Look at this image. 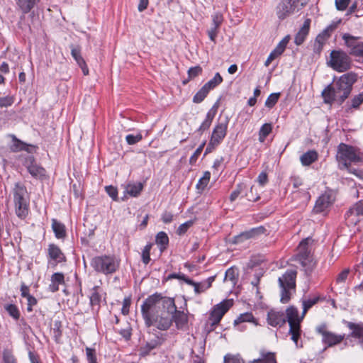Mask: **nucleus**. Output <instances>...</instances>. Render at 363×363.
I'll use <instances>...</instances> for the list:
<instances>
[{
    "instance_id": "1",
    "label": "nucleus",
    "mask_w": 363,
    "mask_h": 363,
    "mask_svg": "<svg viewBox=\"0 0 363 363\" xmlns=\"http://www.w3.org/2000/svg\"><path fill=\"white\" fill-rule=\"evenodd\" d=\"M171 311H175L174 299L158 293L148 296L141 306L145 325L155 326L160 330H167L172 325Z\"/></svg>"
},
{
    "instance_id": "2",
    "label": "nucleus",
    "mask_w": 363,
    "mask_h": 363,
    "mask_svg": "<svg viewBox=\"0 0 363 363\" xmlns=\"http://www.w3.org/2000/svg\"><path fill=\"white\" fill-rule=\"evenodd\" d=\"M356 81L357 76L352 72L344 74L338 79H334L321 93L324 103L331 105L336 102L341 105L350 96Z\"/></svg>"
},
{
    "instance_id": "3",
    "label": "nucleus",
    "mask_w": 363,
    "mask_h": 363,
    "mask_svg": "<svg viewBox=\"0 0 363 363\" xmlns=\"http://www.w3.org/2000/svg\"><path fill=\"white\" fill-rule=\"evenodd\" d=\"M13 201L17 216L21 219L28 214V196L26 188L20 183H16L13 188Z\"/></svg>"
},
{
    "instance_id": "4",
    "label": "nucleus",
    "mask_w": 363,
    "mask_h": 363,
    "mask_svg": "<svg viewBox=\"0 0 363 363\" xmlns=\"http://www.w3.org/2000/svg\"><path fill=\"white\" fill-rule=\"evenodd\" d=\"M336 159L341 168H348L352 162H359L362 160L361 152L359 149L353 146L340 143L337 147Z\"/></svg>"
},
{
    "instance_id": "5",
    "label": "nucleus",
    "mask_w": 363,
    "mask_h": 363,
    "mask_svg": "<svg viewBox=\"0 0 363 363\" xmlns=\"http://www.w3.org/2000/svg\"><path fill=\"white\" fill-rule=\"evenodd\" d=\"M309 0H281L276 7V14L279 20L298 12Z\"/></svg>"
},
{
    "instance_id": "6",
    "label": "nucleus",
    "mask_w": 363,
    "mask_h": 363,
    "mask_svg": "<svg viewBox=\"0 0 363 363\" xmlns=\"http://www.w3.org/2000/svg\"><path fill=\"white\" fill-rule=\"evenodd\" d=\"M91 265L96 272L108 274L117 270L119 262L114 257L104 255L93 258Z\"/></svg>"
},
{
    "instance_id": "7",
    "label": "nucleus",
    "mask_w": 363,
    "mask_h": 363,
    "mask_svg": "<svg viewBox=\"0 0 363 363\" xmlns=\"http://www.w3.org/2000/svg\"><path fill=\"white\" fill-rule=\"evenodd\" d=\"M327 65L337 72H344L350 69L351 60L345 52L335 50L331 51Z\"/></svg>"
},
{
    "instance_id": "8",
    "label": "nucleus",
    "mask_w": 363,
    "mask_h": 363,
    "mask_svg": "<svg viewBox=\"0 0 363 363\" xmlns=\"http://www.w3.org/2000/svg\"><path fill=\"white\" fill-rule=\"evenodd\" d=\"M286 318L289 324V333L291 335V340L294 342L296 347H298V339L301 335L300 323L303 319L302 315H298V309L294 306L289 307L286 311Z\"/></svg>"
},
{
    "instance_id": "9",
    "label": "nucleus",
    "mask_w": 363,
    "mask_h": 363,
    "mask_svg": "<svg viewBox=\"0 0 363 363\" xmlns=\"http://www.w3.org/2000/svg\"><path fill=\"white\" fill-rule=\"evenodd\" d=\"M308 241L309 239L306 238L300 242L298 247V252L296 255L297 260L300 262L306 273L311 272L315 265V262L308 250Z\"/></svg>"
},
{
    "instance_id": "10",
    "label": "nucleus",
    "mask_w": 363,
    "mask_h": 363,
    "mask_svg": "<svg viewBox=\"0 0 363 363\" xmlns=\"http://www.w3.org/2000/svg\"><path fill=\"white\" fill-rule=\"evenodd\" d=\"M296 276V271L289 270L279 278V284L281 288V302L283 303H286L290 300L289 290L295 287Z\"/></svg>"
},
{
    "instance_id": "11",
    "label": "nucleus",
    "mask_w": 363,
    "mask_h": 363,
    "mask_svg": "<svg viewBox=\"0 0 363 363\" xmlns=\"http://www.w3.org/2000/svg\"><path fill=\"white\" fill-rule=\"evenodd\" d=\"M228 121L217 124L213 130L211 137L206 147V152H211L217 147L226 135Z\"/></svg>"
},
{
    "instance_id": "12",
    "label": "nucleus",
    "mask_w": 363,
    "mask_h": 363,
    "mask_svg": "<svg viewBox=\"0 0 363 363\" xmlns=\"http://www.w3.org/2000/svg\"><path fill=\"white\" fill-rule=\"evenodd\" d=\"M222 82V77L217 72L213 78L206 82L194 95L193 101L196 104L201 103L206 98L208 92L219 85Z\"/></svg>"
},
{
    "instance_id": "13",
    "label": "nucleus",
    "mask_w": 363,
    "mask_h": 363,
    "mask_svg": "<svg viewBox=\"0 0 363 363\" xmlns=\"http://www.w3.org/2000/svg\"><path fill=\"white\" fill-rule=\"evenodd\" d=\"M346 46L350 50V53L354 56L363 57V42L359 41V37H354L349 33H345L342 35Z\"/></svg>"
},
{
    "instance_id": "14",
    "label": "nucleus",
    "mask_w": 363,
    "mask_h": 363,
    "mask_svg": "<svg viewBox=\"0 0 363 363\" xmlns=\"http://www.w3.org/2000/svg\"><path fill=\"white\" fill-rule=\"evenodd\" d=\"M233 306L232 300H225L220 303L216 305L210 314V320L212 325H217L222 319L223 316Z\"/></svg>"
},
{
    "instance_id": "15",
    "label": "nucleus",
    "mask_w": 363,
    "mask_h": 363,
    "mask_svg": "<svg viewBox=\"0 0 363 363\" xmlns=\"http://www.w3.org/2000/svg\"><path fill=\"white\" fill-rule=\"evenodd\" d=\"M24 165L33 178L40 180H43L47 178L46 170L43 167L38 164L33 157L26 158Z\"/></svg>"
},
{
    "instance_id": "16",
    "label": "nucleus",
    "mask_w": 363,
    "mask_h": 363,
    "mask_svg": "<svg viewBox=\"0 0 363 363\" xmlns=\"http://www.w3.org/2000/svg\"><path fill=\"white\" fill-rule=\"evenodd\" d=\"M267 322L273 327H281L286 323V317L283 312L271 310L267 314Z\"/></svg>"
},
{
    "instance_id": "17",
    "label": "nucleus",
    "mask_w": 363,
    "mask_h": 363,
    "mask_svg": "<svg viewBox=\"0 0 363 363\" xmlns=\"http://www.w3.org/2000/svg\"><path fill=\"white\" fill-rule=\"evenodd\" d=\"M171 317L172 321L174 320L178 329H183L188 323V315L186 313L177 310L175 306V311H171Z\"/></svg>"
},
{
    "instance_id": "18",
    "label": "nucleus",
    "mask_w": 363,
    "mask_h": 363,
    "mask_svg": "<svg viewBox=\"0 0 363 363\" xmlns=\"http://www.w3.org/2000/svg\"><path fill=\"white\" fill-rule=\"evenodd\" d=\"M333 203L331 196L328 194H322L317 199L315 206L314 211L316 213H321L326 210Z\"/></svg>"
},
{
    "instance_id": "19",
    "label": "nucleus",
    "mask_w": 363,
    "mask_h": 363,
    "mask_svg": "<svg viewBox=\"0 0 363 363\" xmlns=\"http://www.w3.org/2000/svg\"><path fill=\"white\" fill-rule=\"evenodd\" d=\"M249 363H277L276 354L262 349L259 350V357L257 359L250 361Z\"/></svg>"
},
{
    "instance_id": "20",
    "label": "nucleus",
    "mask_w": 363,
    "mask_h": 363,
    "mask_svg": "<svg viewBox=\"0 0 363 363\" xmlns=\"http://www.w3.org/2000/svg\"><path fill=\"white\" fill-rule=\"evenodd\" d=\"M311 20L309 18L306 19L302 27L300 28L294 38V43L296 45H300L304 42L306 36L308 35Z\"/></svg>"
},
{
    "instance_id": "21",
    "label": "nucleus",
    "mask_w": 363,
    "mask_h": 363,
    "mask_svg": "<svg viewBox=\"0 0 363 363\" xmlns=\"http://www.w3.org/2000/svg\"><path fill=\"white\" fill-rule=\"evenodd\" d=\"M48 255L51 259L55 262L56 264L66 260V257L62 250L55 244L49 245Z\"/></svg>"
},
{
    "instance_id": "22",
    "label": "nucleus",
    "mask_w": 363,
    "mask_h": 363,
    "mask_svg": "<svg viewBox=\"0 0 363 363\" xmlns=\"http://www.w3.org/2000/svg\"><path fill=\"white\" fill-rule=\"evenodd\" d=\"M11 144L10 145V150L13 152H17L22 150H26L28 152H30L29 147H32L30 145L26 144V143L18 139L16 135H11Z\"/></svg>"
},
{
    "instance_id": "23",
    "label": "nucleus",
    "mask_w": 363,
    "mask_h": 363,
    "mask_svg": "<svg viewBox=\"0 0 363 363\" xmlns=\"http://www.w3.org/2000/svg\"><path fill=\"white\" fill-rule=\"evenodd\" d=\"M101 289L98 286L93 287L91 290L89 301L90 305L93 310H94L96 308H99V305L101 301Z\"/></svg>"
},
{
    "instance_id": "24",
    "label": "nucleus",
    "mask_w": 363,
    "mask_h": 363,
    "mask_svg": "<svg viewBox=\"0 0 363 363\" xmlns=\"http://www.w3.org/2000/svg\"><path fill=\"white\" fill-rule=\"evenodd\" d=\"M65 284V277L62 273H54L51 277V283L49 285V290L51 292H56L59 290V286Z\"/></svg>"
},
{
    "instance_id": "25",
    "label": "nucleus",
    "mask_w": 363,
    "mask_h": 363,
    "mask_svg": "<svg viewBox=\"0 0 363 363\" xmlns=\"http://www.w3.org/2000/svg\"><path fill=\"white\" fill-rule=\"evenodd\" d=\"M143 189L141 182H130L125 186V194L133 197H137Z\"/></svg>"
},
{
    "instance_id": "26",
    "label": "nucleus",
    "mask_w": 363,
    "mask_h": 363,
    "mask_svg": "<svg viewBox=\"0 0 363 363\" xmlns=\"http://www.w3.org/2000/svg\"><path fill=\"white\" fill-rule=\"evenodd\" d=\"M345 338V335H337L330 332L328 334H325V337H323V342L328 347H333L340 343Z\"/></svg>"
},
{
    "instance_id": "27",
    "label": "nucleus",
    "mask_w": 363,
    "mask_h": 363,
    "mask_svg": "<svg viewBox=\"0 0 363 363\" xmlns=\"http://www.w3.org/2000/svg\"><path fill=\"white\" fill-rule=\"evenodd\" d=\"M335 24L329 25L320 33H319L317 35L315 42H317L318 43L324 45L328 39L330 37L331 33L335 30Z\"/></svg>"
},
{
    "instance_id": "28",
    "label": "nucleus",
    "mask_w": 363,
    "mask_h": 363,
    "mask_svg": "<svg viewBox=\"0 0 363 363\" xmlns=\"http://www.w3.org/2000/svg\"><path fill=\"white\" fill-rule=\"evenodd\" d=\"M318 155L315 150H308L300 157V161L303 166H308L318 160Z\"/></svg>"
},
{
    "instance_id": "29",
    "label": "nucleus",
    "mask_w": 363,
    "mask_h": 363,
    "mask_svg": "<svg viewBox=\"0 0 363 363\" xmlns=\"http://www.w3.org/2000/svg\"><path fill=\"white\" fill-rule=\"evenodd\" d=\"M215 280V277L212 276L208 277L207 279L201 281V282H196V285L194 286V291L196 294H200L201 293L205 292L207 289H208L211 285L212 283Z\"/></svg>"
},
{
    "instance_id": "30",
    "label": "nucleus",
    "mask_w": 363,
    "mask_h": 363,
    "mask_svg": "<svg viewBox=\"0 0 363 363\" xmlns=\"http://www.w3.org/2000/svg\"><path fill=\"white\" fill-rule=\"evenodd\" d=\"M238 269L232 267L225 272L224 281H230L232 286H235L238 281Z\"/></svg>"
},
{
    "instance_id": "31",
    "label": "nucleus",
    "mask_w": 363,
    "mask_h": 363,
    "mask_svg": "<svg viewBox=\"0 0 363 363\" xmlns=\"http://www.w3.org/2000/svg\"><path fill=\"white\" fill-rule=\"evenodd\" d=\"M52 228L57 238L61 239L65 237V228L62 223L58 222L55 219H53L52 223Z\"/></svg>"
},
{
    "instance_id": "32",
    "label": "nucleus",
    "mask_w": 363,
    "mask_h": 363,
    "mask_svg": "<svg viewBox=\"0 0 363 363\" xmlns=\"http://www.w3.org/2000/svg\"><path fill=\"white\" fill-rule=\"evenodd\" d=\"M40 0H17V4L24 13H28Z\"/></svg>"
},
{
    "instance_id": "33",
    "label": "nucleus",
    "mask_w": 363,
    "mask_h": 363,
    "mask_svg": "<svg viewBox=\"0 0 363 363\" xmlns=\"http://www.w3.org/2000/svg\"><path fill=\"white\" fill-rule=\"evenodd\" d=\"M211 178V173L206 171L203 173V177L199 180L196 184V189L199 194H201L208 186Z\"/></svg>"
},
{
    "instance_id": "34",
    "label": "nucleus",
    "mask_w": 363,
    "mask_h": 363,
    "mask_svg": "<svg viewBox=\"0 0 363 363\" xmlns=\"http://www.w3.org/2000/svg\"><path fill=\"white\" fill-rule=\"evenodd\" d=\"M265 232V228L263 226H259L258 228H252L251 230L242 233L240 236L237 238L238 240H241L242 238L249 239L255 235L262 234Z\"/></svg>"
},
{
    "instance_id": "35",
    "label": "nucleus",
    "mask_w": 363,
    "mask_h": 363,
    "mask_svg": "<svg viewBox=\"0 0 363 363\" xmlns=\"http://www.w3.org/2000/svg\"><path fill=\"white\" fill-rule=\"evenodd\" d=\"M216 115V111L210 110L206 116L205 120L201 123V126L199 128V130L203 131L209 128L211 126L212 121L213 120V118Z\"/></svg>"
},
{
    "instance_id": "36",
    "label": "nucleus",
    "mask_w": 363,
    "mask_h": 363,
    "mask_svg": "<svg viewBox=\"0 0 363 363\" xmlns=\"http://www.w3.org/2000/svg\"><path fill=\"white\" fill-rule=\"evenodd\" d=\"M169 238L164 232H160L156 236V243L160 246V250L163 251L167 246Z\"/></svg>"
},
{
    "instance_id": "37",
    "label": "nucleus",
    "mask_w": 363,
    "mask_h": 363,
    "mask_svg": "<svg viewBox=\"0 0 363 363\" xmlns=\"http://www.w3.org/2000/svg\"><path fill=\"white\" fill-rule=\"evenodd\" d=\"M272 130V126L271 123H264L262 125L259 131V141L263 143Z\"/></svg>"
},
{
    "instance_id": "38",
    "label": "nucleus",
    "mask_w": 363,
    "mask_h": 363,
    "mask_svg": "<svg viewBox=\"0 0 363 363\" xmlns=\"http://www.w3.org/2000/svg\"><path fill=\"white\" fill-rule=\"evenodd\" d=\"M289 41V36L284 37L279 43V44L277 45V47L272 51L277 57H279V55H281L284 52Z\"/></svg>"
},
{
    "instance_id": "39",
    "label": "nucleus",
    "mask_w": 363,
    "mask_h": 363,
    "mask_svg": "<svg viewBox=\"0 0 363 363\" xmlns=\"http://www.w3.org/2000/svg\"><path fill=\"white\" fill-rule=\"evenodd\" d=\"M363 215V201H360L355 203L347 213V216H360Z\"/></svg>"
},
{
    "instance_id": "40",
    "label": "nucleus",
    "mask_w": 363,
    "mask_h": 363,
    "mask_svg": "<svg viewBox=\"0 0 363 363\" xmlns=\"http://www.w3.org/2000/svg\"><path fill=\"white\" fill-rule=\"evenodd\" d=\"M244 322H253L255 324V320L253 316V315L251 313H245L242 314H240L239 317L237 318V319L235 320L234 324L238 325L240 323H244Z\"/></svg>"
},
{
    "instance_id": "41",
    "label": "nucleus",
    "mask_w": 363,
    "mask_h": 363,
    "mask_svg": "<svg viewBox=\"0 0 363 363\" xmlns=\"http://www.w3.org/2000/svg\"><path fill=\"white\" fill-rule=\"evenodd\" d=\"M202 72V68L200 66H195L193 67H191L188 70V76L189 79L188 80H184L183 82L184 84H186L187 82L191 79L195 78L196 77L199 76Z\"/></svg>"
},
{
    "instance_id": "42",
    "label": "nucleus",
    "mask_w": 363,
    "mask_h": 363,
    "mask_svg": "<svg viewBox=\"0 0 363 363\" xmlns=\"http://www.w3.org/2000/svg\"><path fill=\"white\" fill-rule=\"evenodd\" d=\"M318 298H313L303 301L302 318H304L308 310L310 309L313 305H315L318 302Z\"/></svg>"
},
{
    "instance_id": "43",
    "label": "nucleus",
    "mask_w": 363,
    "mask_h": 363,
    "mask_svg": "<svg viewBox=\"0 0 363 363\" xmlns=\"http://www.w3.org/2000/svg\"><path fill=\"white\" fill-rule=\"evenodd\" d=\"M71 54L78 65H83L84 60L81 56L80 49L78 47L71 46Z\"/></svg>"
},
{
    "instance_id": "44",
    "label": "nucleus",
    "mask_w": 363,
    "mask_h": 363,
    "mask_svg": "<svg viewBox=\"0 0 363 363\" xmlns=\"http://www.w3.org/2000/svg\"><path fill=\"white\" fill-rule=\"evenodd\" d=\"M152 244H147L145 246L142 252V260L145 264H147L150 261V250Z\"/></svg>"
},
{
    "instance_id": "45",
    "label": "nucleus",
    "mask_w": 363,
    "mask_h": 363,
    "mask_svg": "<svg viewBox=\"0 0 363 363\" xmlns=\"http://www.w3.org/2000/svg\"><path fill=\"white\" fill-rule=\"evenodd\" d=\"M279 96V93L271 94L265 101V106L268 108H272L277 103Z\"/></svg>"
},
{
    "instance_id": "46",
    "label": "nucleus",
    "mask_w": 363,
    "mask_h": 363,
    "mask_svg": "<svg viewBox=\"0 0 363 363\" xmlns=\"http://www.w3.org/2000/svg\"><path fill=\"white\" fill-rule=\"evenodd\" d=\"M6 310L9 314L15 320H18L20 317V313L18 308L13 304H9L6 306Z\"/></svg>"
},
{
    "instance_id": "47",
    "label": "nucleus",
    "mask_w": 363,
    "mask_h": 363,
    "mask_svg": "<svg viewBox=\"0 0 363 363\" xmlns=\"http://www.w3.org/2000/svg\"><path fill=\"white\" fill-rule=\"evenodd\" d=\"M3 361L4 363H16L12 352L9 350H4L3 352Z\"/></svg>"
},
{
    "instance_id": "48",
    "label": "nucleus",
    "mask_w": 363,
    "mask_h": 363,
    "mask_svg": "<svg viewBox=\"0 0 363 363\" xmlns=\"http://www.w3.org/2000/svg\"><path fill=\"white\" fill-rule=\"evenodd\" d=\"M14 102V99L11 96L0 97V107H8L11 106Z\"/></svg>"
},
{
    "instance_id": "49",
    "label": "nucleus",
    "mask_w": 363,
    "mask_h": 363,
    "mask_svg": "<svg viewBox=\"0 0 363 363\" xmlns=\"http://www.w3.org/2000/svg\"><path fill=\"white\" fill-rule=\"evenodd\" d=\"M143 139V136L140 133H138L135 135H128L125 137L126 142L128 145H134Z\"/></svg>"
},
{
    "instance_id": "50",
    "label": "nucleus",
    "mask_w": 363,
    "mask_h": 363,
    "mask_svg": "<svg viewBox=\"0 0 363 363\" xmlns=\"http://www.w3.org/2000/svg\"><path fill=\"white\" fill-rule=\"evenodd\" d=\"M193 223L194 222L192 220H189L181 224L177 230V234L179 235L184 234Z\"/></svg>"
},
{
    "instance_id": "51",
    "label": "nucleus",
    "mask_w": 363,
    "mask_h": 363,
    "mask_svg": "<svg viewBox=\"0 0 363 363\" xmlns=\"http://www.w3.org/2000/svg\"><path fill=\"white\" fill-rule=\"evenodd\" d=\"M350 274V269H345L342 271L336 278L337 284H342L345 283L347 280L348 275Z\"/></svg>"
},
{
    "instance_id": "52",
    "label": "nucleus",
    "mask_w": 363,
    "mask_h": 363,
    "mask_svg": "<svg viewBox=\"0 0 363 363\" xmlns=\"http://www.w3.org/2000/svg\"><path fill=\"white\" fill-rule=\"evenodd\" d=\"M244 185L242 184H240L236 186V189L231 193L230 196V200L231 201H234L238 196L241 194L244 189Z\"/></svg>"
},
{
    "instance_id": "53",
    "label": "nucleus",
    "mask_w": 363,
    "mask_h": 363,
    "mask_svg": "<svg viewBox=\"0 0 363 363\" xmlns=\"http://www.w3.org/2000/svg\"><path fill=\"white\" fill-rule=\"evenodd\" d=\"M362 103H363V92L360 93L359 94H358L352 98L351 106L352 108H357Z\"/></svg>"
},
{
    "instance_id": "54",
    "label": "nucleus",
    "mask_w": 363,
    "mask_h": 363,
    "mask_svg": "<svg viewBox=\"0 0 363 363\" xmlns=\"http://www.w3.org/2000/svg\"><path fill=\"white\" fill-rule=\"evenodd\" d=\"M223 21V15L220 13H216L212 16V26L220 27Z\"/></svg>"
},
{
    "instance_id": "55",
    "label": "nucleus",
    "mask_w": 363,
    "mask_h": 363,
    "mask_svg": "<svg viewBox=\"0 0 363 363\" xmlns=\"http://www.w3.org/2000/svg\"><path fill=\"white\" fill-rule=\"evenodd\" d=\"M105 189L110 197H111L114 201L118 200V191L116 187L113 186H107Z\"/></svg>"
},
{
    "instance_id": "56",
    "label": "nucleus",
    "mask_w": 363,
    "mask_h": 363,
    "mask_svg": "<svg viewBox=\"0 0 363 363\" xmlns=\"http://www.w3.org/2000/svg\"><path fill=\"white\" fill-rule=\"evenodd\" d=\"M350 0H335L336 9L339 11H345L348 6Z\"/></svg>"
},
{
    "instance_id": "57",
    "label": "nucleus",
    "mask_w": 363,
    "mask_h": 363,
    "mask_svg": "<svg viewBox=\"0 0 363 363\" xmlns=\"http://www.w3.org/2000/svg\"><path fill=\"white\" fill-rule=\"evenodd\" d=\"M203 145H204V144H203L200 147H199L196 150V151L194 152V154L191 155V157L189 159V162L191 164H194V163H195L196 162L199 156L201 155V152L203 150Z\"/></svg>"
},
{
    "instance_id": "58",
    "label": "nucleus",
    "mask_w": 363,
    "mask_h": 363,
    "mask_svg": "<svg viewBox=\"0 0 363 363\" xmlns=\"http://www.w3.org/2000/svg\"><path fill=\"white\" fill-rule=\"evenodd\" d=\"M26 299H27V302H28L27 303V305H28L27 311L28 312H31L33 311V306H35L37 304V299L31 295H30L28 297H27Z\"/></svg>"
},
{
    "instance_id": "59",
    "label": "nucleus",
    "mask_w": 363,
    "mask_h": 363,
    "mask_svg": "<svg viewBox=\"0 0 363 363\" xmlns=\"http://www.w3.org/2000/svg\"><path fill=\"white\" fill-rule=\"evenodd\" d=\"M86 353L87 360L89 361V363L96 360L95 350L94 349L86 347Z\"/></svg>"
},
{
    "instance_id": "60",
    "label": "nucleus",
    "mask_w": 363,
    "mask_h": 363,
    "mask_svg": "<svg viewBox=\"0 0 363 363\" xmlns=\"http://www.w3.org/2000/svg\"><path fill=\"white\" fill-rule=\"evenodd\" d=\"M224 363H242V361L238 356H225Z\"/></svg>"
},
{
    "instance_id": "61",
    "label": "nucleus",
    "mask_w": 363,
    "mask_h": 363,
    "mask_svg": "<svg viewBox=\"0 0 363 363\" xmlns=\"http://www.w3.org/2000/svg\"><path fill=\"white\" fill-rule=\"evenodd\" d=\"M254 276H255V279L251 281V284L255 286H257V285L259 283L260 278L263 276L262 269H259L258 270V272H255Z\"/></svg>"
},
{
    "instance_id": "62",
    "label": "nucleus",
    "mask_w": 363,
    "mask_h": 363,
    "mask_svg": "<svg viewBox=\"0 0 363 363\" xmlns=\"http://www.w3.org/2000/svg\"><path fill=\"white\" fill-rule=\"evenodd\" d=\"M130 306V300L129 298H125L123 302L122 313L123 315H128L129 313V308Z\"/></svg>"
},
{
    "instance_id": "63",
    "label": "nucleus",
    "mask_w": 363,
    "mask_h": 363,
    "mask_svg": "<svg viewBox=\"0 0 363 363\" xmlns=\"http://www.w3.org/2000/svg\"><path fill=\"white\" fill-rule=\"evenodd\" d=\"M257 181L261 186L266 184L268 181L267 173L261 172L258 176Z\"/></svg>"
},
{
    "instance_id": "64",
    "label": "nucleus",
    "mask_w": 363,
    "mask_h": 363,
    "mask_svg": "<svg viewBox=\"0 0 363 363\" xmlns=\"http://www.w3.org/2000/svg\"><path fill=\"white\" fill-rule=\"evenodd\" d=\"M173 215L169 212H164L162 214V220L164 223H169L172 221Z\"/></svg>"
}]
</instances>
